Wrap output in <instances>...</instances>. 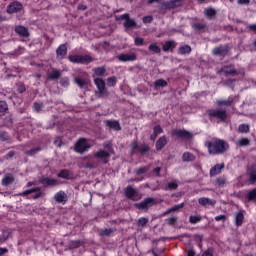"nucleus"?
<instances>
[{"label":"nucleus","mask_w":256,"mask_h":256,"mask_svg":"<svg viewBox=\"0 0 256 256\" xmlns=\"http://www.w3.org/2000/svg\"><path fill=\"white\" fill-rule=\"evenodd\" d=\"M204 146L208 149L209 155H223L229 150V143L220 138H212L206 141Z\"/></svg>","instance_id":"obj_1"},{"label":"nucleus","mask_w":256,"mask_h":256,"mask_svg":"<svg viewBox=\"0 0 256 256\" xmlns=\"http://www.w3.org/2000/svg\"><path fill=\"white\" fill-rule=\"evenodd\" d=\"M71 63H78L81 65H89L93 61V58L89 55H70L68 57Z\"/></svg>","instance_id":"obj_2"},{"label":"nucleus","mask_w":256,"mask_h":256,"mask_svg":"<svg viewBox=\"0 0 256 256\" xmlns=\"http://www.w3.org/2000/svg\"><path fill=\"white\" fill-rule=\"evenodd\" d=\"M207 115L209 119H219L220 121H226L227 119V110H217V109H210L207 111Z\"/></svg>","instance_id":"obj_3"},{"label":"nucleus","mask_w":256,"mask_h":256,"mask_svg":"<svg viewBox=\"0 0 256 256\" xmlns=\"http://www.w3.org/2000/svg\"><path fill=\"white\" fill-rule=\"evenodd\" d=\"M94 85H96L98 91L96 92L97 97H107V87L105 86V80L101 78H94Z\"/></svg>","instance_id":"obj_4"},{"label":"nucleus","mask_w":256,"mask_h":256,"mask_svg":"<svg viewBox=\"0 0 256 256\" xmlns=\"http://www.w3.org/2000/svg\"><path fill=\"white\" fill-rule=\"evenodd\" d=\"M124 194L127 199H131V201H139L141 199V193H139V190L133 188V186L128 185L124 189Z\"/></svg>","instance_id":"obj_5"},{"label":"nucleus","mask_w":256,"mask_h":256,"mask_svg":"<svg viewBox=\"0 0 256 256\" xmlns=\"http://www.w3.org/2000/svg\"><path fill=\"white\" fill-rule=\"evenodd\" d=\"M89 149H91V145H89L87 139L85 138H80L74 146V151L80 154L86 153V151H89Z\"/></svg>","instance_id":"obj_6"},{"label":"nucleus","mask_w":256,"mask_h":256,"mask_svg":"<svg viewBox=\"0 0 256 256\" xmlns=\"http://www.w3.org/2000/svg\"><path fill=\"white\" fill-rule=\"evenodd\" d=\"M116 59H118V61H121V63H129V62L137 61V54L135 52L122 53V54H118L116 56Z\"/></svg>","instance_id":"obj_7"},{"label":"nucleus","mask_w":256,"mask_h":256,"mask_svg":"<svg viewBox=\"0 0 256 256\" xmlns=\"http://www.w3.org/2000/svg\"><path fill=\"white\" fill-rule=\"evenodd\" d=\"M20 195H32V199H41V197L45 196V193L41 192V187H35L23 191Z\"/></svg>","instance_id":"obj_8"},{"label":"nucleus","mask_w":256,"mask_h":256,"mask_svg":"<svg viewBox=\"0 0 256 256\" xmlns=\"http://www.w3.org/2000/svg\"><path fill=\"white\" fill-rule=\"evenodd\" d=\"M153 205H155V199L152 197H148L144 199L142 202L136 203L135 208L140 209L142 211H147V209H149V207H153Z\"/></svg>","instance_id":"obj_9"},{"label":"nucleus","mask_w":256,"mask_h":256,"mask_svg":"<svg viewBox=\"0 0 256 256\" xmlns=\"http://www.w3.org/2000/svg\"><path fill=\"white\" fill-rule=\"evenodd\" d=\"M213 55H216V57H226V55L229 53V46L223 45L215 47L212 50Z\"/></svg>","instance_id":"obj_10"},{"label":"nucleus","mask_w":256,"mask_h":256,"mask_svg":"<svg viewBox=\"0 0 256 256\" xmlns=\"http://www.w3.org/2000/svg\"><path fill=\"white\" fill-rule=\"evenodd\" d=\"M94 157H96V159H101L104 165H107V163H109V157H111V154L103 149H99L94 154Z\"/></svg>","instance_id":"obj_11"},{"label":"nucleus","mask_w":256,"mask_h":256,"mask_svg":"<svg viewBox=\"0 0 256 256\" xmlns=\"http://www.w3.org/2000/svg\"><path fill=\"white\" fill-rule=\"evenodd\" d=\"M120 19L124 21L123 25L126 29L137 27V22L129 17V14H123Z\"/></svg>","instance_id":"obj_12"},{"label":"nucleus","mask_w":256,"mask_h":256,"mask_svg":"<svg viewBox=\"0 0 256 256\" xmlns=\"http://www.w3.org/2000/svg\"><path fill=\"white\" fill-rule=\"evenodd\" d=\"M39 183L44 185V187H56V185H59V182L56 179L49 177L40 178Z\"/></svg>","instance_id":"obj_13"},{"label":"nucleus","mask_w":256,"mask_h":256,"mask_svg":"<svg viewBox=\"0 0 256 256\" xmlns=\"http://www.w3.org/2000/svg\"><path fill=\"white\" fill-rule=\"evenodd\" d=\"M23 9V4L21 2H12L7 7V13L13 14V13H19Z\"/></svg>","instance_id":"obj_14"},{"label":"nucleus","mask_w":256,"mask_h":256,"mask_svg":"<svg viewBox=\"0 0 256 256\" xmlns=\"http://www.w3.org/2000/svg\"><path fill=\"white\" fill-rule=\"evenodd\" d=\"M172 135L178 137V139H191L189 131L183 129L173 130Z\"/></svg>","instance_id":"obj_15"},{"label":"nucleus","mask_w":256,"mask_h":256,"mask_svg":"<svg viewBox=\"0 0 256 256\" xmlns=\"http://www.w3.org/2000/svg\"><path fill=\"white\" fill-rule=\"evenodd\" d=\"M220 73H223L226 77H229V75L235 76L237 75V70H235V67L233 65L223 66L220 70Z\"/></svg>","instance_id":"obj_16"},{"label":"nucleus","mask_w":256,"mask_h":256,"mask_svg":"<svg viewBox=\"0 0 256 256\" xmlns=\"http://www.w3.org/2000/svg\"><path fill=\"white\" fill-rule=\"evenodd\" d=\"M198 203L202 207H207V205H210L211 207H215V205H217V200L210 199L207 197H201L198 199Z\"/></svg>","instance_id":"obj_17"},{"label":"nucleus","mask_w":256,"mask_h":256,"mask_svg":"<svg viewBox=\"0 0 256 256\" xmlns=\"http://www.w3.org/2000/svg\"><path fill=\"white\" fill-rule=\"evenodd\" d=\"M164 9H175V7H179L181 5V0H170L166 2H161Z\"/></svg>","instance_id":"obj_18"},{"label":"nucleus","mask_w":256,"mask_h":256,"mask_svg":"<svg viewBox=\"0 0 256 256\" xmlns=\"http://www.w3.org/2000/svg\"><path fill=\"white\" fill-rule=\"evenodd\" d=\"M107 73V68L105 66L96 67L93 69V75L92 77H96L99 79V77H105Z\"/></svg>","instance_id":"obj_19"},{"label":"nucleus","mask_w":256,"mask_h":256,"mask_svg":"<svg viewBox=\"0 0 256 256\" xmlns=\"http://www.w3.org/2000/svg\"><path fill=\"white\" fill-rule=\"evenodd\" d=\"M54 200L56 203H67V193L65 191H59L54 195Z\"/></svg>","instance_id":"obj_20"},{"label":"nucleus","mask_w":256,"mask_h":256,"mask_svg":"<svg viewBox=\"0 0 256 256\" xmlns=\"http://www.w3.org/2000/svg\"><path fill=\"white\" fill-rule=\"evenodd\" d=\"M105 125L114 131H121V124L117 120H106Z\"/></svg>","instance_id":"obj_21"},{"label":"nucleus","mask_w":256,"mask_h":256,"mask_svg":"<svg viewBox=\"0 0 256 256\" xmlns=\"http://www.w3.org/2000/svg\"><path fill=\"white\" fill-rule=\"evenodd\" d=\"M176 47H177V42L173 40H168L162 46V51H164V53H167V51H173V49H175Z\"/></svg>","instance_id":"obj_22"},{"label":"nucleus","mask_w":256,"mask_h":256,"mask_svg":"<svg viewBox=\"0 0 256 256\" xmlns=\"http://www.w3.org/2000/svg\"><path fill=\"white\" fill-rule=\"evenodd\" d=\"M224 168L225 164H216L214 167L210 169V177H215V175H219V173H221V171H223Z\"/></svg>","instance_id":"obj_23"},{"label":"nucleus","mask_w":256,"mask_h":256,"mask_svg":"<svg viewBox=\"0 0 256 256\" xmlns=\"http://www.w3.org/2000/svg\"><path fill=\"white\" fill-rule=\"evenodd\" d=\"M167 143H169L167 136L160 137L156 142V151H161V149H163Z\"/></svg>","instance_id":"obj_24"},{"label":"nucleus","mask_w":256,"mask_h":256,"mask_svg":"<svg viewBox=\"0 0 256 256\" xmlns=\"http://www.w3.org/2000/svg\"><path fill=\"white\" fill-rule=\"evenodd\" d=\"M56 55L60 59H65V55H67V46L65 44H61L57 49H56Z\"/></svg>","instance_id":"obj_25"},{"label":"nucleus","mask_w":256,"mask_h":256,"mask_svg":"<svg viewBox=\"0 0 256 256\" xmlns=\"http://www.w3.org/2000/svg\"><path fill=\"white\" fill-rule=\"evenodd\" d=\"M15 33H17V35H20V37H29V30H27L25 26H16Z\"/></svg>","instance_id":"obj_26"},{"label":"nucleus","mask_w":256,"mask_h":256,"mask_svg":"<svg viewBox=\"0 0 256 256\" xmlns=\"http://www.w3.org/2000/svg\"><path fill=\"white\" fill-rule=\"evenodd\" d=\"M245 219V216L243 215V212H237L235 213V223L236 227H241L243 225V220Z\"/></svg>","instance_id":"obj_27"},{"label":"nucleus","mask_w":256,"mask_h":256,"mask_svg":"<svg viewBox=\"0 0 256 256\" xmlns=\"http://www.w3.org/2000/svg\"><path fill=\"white\" fill-rule=\"evenodd\" d=\"M246 175L248 177L249 184L250 185L255 184V182H256V172L253 171V170H250L248 168Z\"/></svg>","instance_id":"obj_28"},{"label":"nucleus","mask_w":256,"mask_h":256,"mask_svg":"<svg viewBox=\"0 0 256 256\" xmlns=\"http://www.w3.org/2000/svg\"><path fill=\"white\" fill-rule=\"evenodd\" d=\"M59 77H61V70H57L55 68L52 69V71L48 75V78L52 79L53 81H57V79H59Z\"/></svg>","instance_id":"obj_29"},{"label":"nucleus","mask_w":256,"mask_h":256,"mask_svg":"<svg viewBox=\"0 0 256 256\" xmlns=\"http://www.w3.org/2000/svg\"><path fill=\"white\" fill-rule=\"evenodd\" d=\"M13 181H15V178L13 177V175L8 174L2 179V185H4L5 187H8V185H11Z\"/></svg>","instance_id":"obj_30"},{"label":"nucleus","mask_w":256,"mask_h":256,"mask_svg":"<svg viewBox=\"0 0 256 256\" xmlns=\"http://www.w3.org/2000/svg\"><path fill=\"white\" fill-rule=\"evenodd\" d=\"M251 141L248 138H241L236 141L237 147H249Z\"/></svg>","instance_id":"obj_31"},{"label":"nucleus","mask_w":256,"mask_h":256,"mask_svg":"<svg viewBox=\"0 0 256 256\" xmlns=\"http://www.w3.org/2000/svg\"><path fill=\"white\" fill-rule=\"evenodd\" d=\"M178 53L180 55H189V53H191V46L189 45H182L179 49H178Z\"/></svg>","instance_id":"obj_32"},{"label":"nucleus","mask_w":256,"mask_h":256,"mask_svg":"<svg viewBox=\"0 0 256 256\" xmlns=\"http://www.w3.org/2000/svg\"><path fill=\"white\" fill-rule=\"evenodd\" d=\"M245 198L247 199V201H256V188L249 190L246 193Z\"/></svg>","instance_id":"obj_33"},{"label":"nucleus","mask_w":256,"mask_h":256,"mask_svg":"<svg viewBox=\"0 0 256 256\" xmlns=\"http://www.w3.org/2000/svg\"><path fill=\"white\" fill-rule=\"evenodd\" d=\"M148 50L151 52V53H154V54H159L161 53V47H159L157 45V43H151L149 46H148Z\"/></svg>","instance_id":"obj_34"},{"label":"nucleus","mask_w":256,"mask_h":256,"mask_svg":"<svg viewBox=\"0 0 256 256\" xmlns=\"http://www.w3.org/2000/svg\"><path fill=\"white\" fill-rule=\"evenodd\" d=\"M179 187V184L177 183V180L168 182L167 186L165 187V191H175Z\"/></svg>","instance_id":"obj_35"},{"label":"nucleus","mask_w":256,"mask_h":256,"mask_svg":"<svg viewBox=\"0 0 256 256\" xmlns=\"http://www.w3.org/2000/svg\"><path fill=\"white\" fill-rule=\"evenodd\" d=\"M83 241L81 240H72L69 242L70 249H79V247H82Z\"/></svg>","instance_id":"obj_36"},{"label":"nucleus","mask_w":256,"mask_h":256,"mask_svg":"<svg viewBox=\"0 0 256 256\" xmlns=\"http://www.w3.org/2000/svg\"><path fill=\"white\" fill-rule=\"evenodd\" d=\"M195 159V155H193L190 152H184L182 155V160L186 163H189V161H193Z\"/></svg>","instance_id":"obj_37"},{"label":"nucleus","mask_w":256,"mask_h":256,"mask_svg":"<svg viewBox=\"0 0 256 256\" xmlns=\"http://www.w3.org/2000/svg\"><path fill=\"white\" fill-rule=\"evenodd\" d=\"M216 105H226V107H231V105H233V98L229 97L227 100H217Z\"/></svg>","instance_id":"obj_38"},{"label":"nucleus","mask_w":256,"mask_h":256,"mask_svg":"<svg viewBox=\"0 0 256 256\" xmlns=\"http://www.w3.org/2000/svg\"><path fill=\"white\" fill-rule=\"evenodd\" d=\"M39 151H41V147H36V148H32L31 150H26V151H24V153L28 157H35V155H37V153H39Z\"/></svg>","instance_id":"obj_39"},{"label":"nucleus","mask_w":256,"mask_h":256,"mask_svg":"<svg viewBox=\"0 0 256 256\" xmlns=\"http://www.w3.org/2000/svg\"><path fill=\"white\" fill-rule=\"evenodd\" d=\"M74 83L80 87V89H83L87 85V81L81 77L74 78Z\"/></svg>","instance_id":"obj_40"},{"label":"nucleus","mask_w":256,"mask_h":256,"mask_svg":"<svg viewBox=\"0 0 256 256\" xmlns=\"http://www.w3.org/2000/svg\"><path fill=\"white\" fill-rule=\"evenodd\" d=\"M204 15L211 19V17H215V15H217V12L213 8H207L204 10Z\"/></svg>","instance_id":"obj_41"},{"label":"nucleus","mask_w":256,"mask_h":256,"mask_svg":"<svg viewBox=\"0 0 256 256\" xmlns=\"http://www.w3.org/2000/svg\"><path fill=\"white\" fill-rule=\"evenodd\" d=\"M207 24H203V23H194L192 24V28L194 29V31H203V29H206Z\"/></svg>","instance_id":"obj_42"},{"label":"nucleus","mask_w":256,"mask_h":256,"mask_svg":"<svg viewBox=\"0 0 256 256\" xmlns=\"http://www.w3.org/2000/svg\"><path fill=\"white\" fill-rule=\"evenodd\" d=\"M104 149H106L105 151H107V153H109L110 155H114L115 151L113 150V145H111V142H105L103 144Z\"/></svg>","instance_id":"obj_43"},{"label":"nucleus","mask_w":256,"mask_h":256,"mask_svg":"<svg viewBox=\"0 0 256 256\" xmlns=\"http://www.w3.org/2000/svg\"><path fill=\"white\" fill-rule=\"evenodd\" d=\"M106 81L108 87H115L117 85V77L115 76L107 78Z\"/></svg>","instance_id":"obj_44"},{"label":"nucleus","mask_w":256,"mask_h":256,"mask_svg":"<svg viewBox=\"0 0 256 256\" xmlns=\"http://www.w3.org/2000/svg\"><path fill=\"white\" fill-rule=\"evenodd\" d=\"M201 219L202 218L199 215H192L189 217V223H191V225H195L196 223H199Z\"/></svg>","instance_id":"obj_45"},{"label":"nucleus","mask_w":256,"mask_h":256,"mask_svg":"<svg viewBox=\"0 0 256 256\" xmlns=\"http://www.w3.org/2000/svg\"><path fill=\"white\" fill-rule=\"evenodd\" d=\"M226 182L227 180L225 179V177H219L215 180V185L217 187H225Z\"/></svg>","instance_id":"obj_46"},{"label":"nucleus","mask_w":256,"mask_h":256,"mask_svg":"<svg viewBox=\"0 0 256 256\" xmlns=\"http://www.w3.org/2000/svg\"><path fill=\"white\" fill-rule=\"evenodd\" d=\"M57 177H59L60 179H68V177H69V170H67V169L61 170V171L57 174Z\"/></svg>","instance_id":"obj_47"},{"label":"nucleus","mask_w":256,"mask_h":256,"mask_svg":"<svg viewBox=\"0 0 256 256\" xmlns=\"http://www.w3.org/2000/svg\"><path fill=\"white\" fill-rule=\"evenodd\" d=\"M149 223V218L141 217L137 221L138 227H145Z\"/></svg>","instance_id":"obj_48"},{"label":"nucleus","mask_w":256,"mask_h":256,"mask_svg":"<svg viewBox=\"0 0 256 256\" xmlns=\"http://www.w3.org/2000/svg\"><path fill=\"white\" fill-rule=\"evenodd\" d=\"M239 133H249V125L248 124H240L238 126Z\"/></svg>","instance_id":"obj_49"},{"label":"nucleus","mask_w":256,"mask_h":256,"mask_svg":"<svg viewBox=\"0 0 256 256\" xmlns=\"http://www.w3.org/2000/svg\"><path fill=\"white\" fill-rule=\"evenodd\" d=\"M111 233H113L112 228L100 230L101 237H109L111 235Z\"/></svg>","instance_id":"obj_50"},{"label":"nucleus","mask_w":256,"mask_h":256,"mask_svg":"<svg viewBox=\"0 0 256 256\" xmlns=\"http://www.w3.org/2000/svg\"><path fill=\"white\" fill-rule=\"evenodd\" d=\"M134 45H135L136 47H141V46L145 45V39H143V38H141V37H136V38L134 39Z\"/></svg>","instance_id":"obj_51"},{"label":"nucleus","mask_w":256,"mask_h":256,"mask_svg":"<svg viewBox=\"0 0 256 256\" xmlns=\"http://www.w3.org/2000/svg\"><path fill=\"white\" fill-rule=\"evenodd\" d=\"M154 87H167V81L163 79L156 80L154 82Z\"/></svg>","instance_id":"obj_52"},{"label":"nucleus","mask_w":256,"mask_h":256,"mask_svg":"<svg viewBox=\"0 0 256 256\" xmlns=\"http://www.w3.org/2000/svg\"><path fill=\"white\" fill-rule=\"evenodd\" d=\"M11 137L7 132L0 131V141H9Z\"/></svg>","instance_id":"obj_53"},{"label":"nucleus","mask_w":256,"mask_h":256,"mask_svg":"<svg viewBox=\"0 0 256 256\" xmlns=\"http://www.w3.org/2000/svg\"><path fill=\"white\" fill-rule=\"evenodd\" d=\"M185 207V203L176 204L171 207L172 213L175 211H179L180 209H183Z\"/></svg>","instance_id":"obj_54"},{"label":"nucleus","mask_w":256,"mask_h":256,"mask_svg":"<svg viewBox=\"0 0 256 256\" xmlns=\"http://www.w3.org/2000/svg\"><path fill=\"white\" fill-rule=\"evenodd\" d=\"M138 150L140 151V153L145 155V153L149 151V147L146 144H143L138 147Z\"/></svg>","instance_id":"obj_55"},{"label":"nucleus","mask_w":256,"mask_h":256,"mask_svg":"<svg viewBox=\"0 0 256 256\" xmlns=\"http://www.w3.org/2000/svg\"><path fill=\"white\" fill-rule=\"evenodd\" d=\"M7 109H8L7 102L0 101V113H5Z\"/></svg>","instance_id":"obj_56"},{"label":"nucleus","mask_w":256,"mask_h":256,"mask_svg":"<svg viewBox=\"0 0 256 256\" xmlns=\"http://www.w3.org/2000/svg\"><path fill=\"white\" fill-rule=\"evenodd\" d=\"M61 87H68L69 86V78L64 77L60 80Z\"/></svg>","instance_id":"obj_57"},{"label":"nucleus","mask_w":256,"mask_h":256,"mask_svg":"<svg viewBox=\"0 0 256 256\" xmlns=\"http://www.w3.org/2000/svg\"><path fill=\"white\" fill-rule=\"evenodd\" d=\"M148 171H149V168L141 167L138 170H136V175H143V173H147Z\"/></svg>","instance_id":"obj_58"},{"label":"nucleus","mask_w":256,"mask_h":256,"mask_svg":"<svg viewBox=\"0 0 256 256\" xmlns=\"http://www.w3.org/2000/svg\"><path fill=\"white\" fill-rule=\"evenodd\" d=\"M153 131L156 135H161V133H163V128H161L160 125H157L153 128Z\"/></svg>","instance_id":"obj_59"},{"label":"nucleus","mask_w":256,"mask_h":256,"mask_svg":"<svg viewBox=\"0 0 256 256\" xmlns=\"http://www.w3.org/2000/svg\"><path fill=\"white\" fill-rule=\"evenodd\" d=\"M166 223L168 225H175V223H177V218L172 216L166 220Z\"/></svg>","instance_id":"obj_60"},{"label":"nucleus","mask_w":256,"mask_h":256,"mask_svg":"<svg viewBox=\"0 0 256 256\" xmlns=\"http://www.w3.org/2000/svg\"><path fill=\"white\" fill-rule=\"evenodd\" d=\"M35 111L39 112L41 109H43V103L35 102L33 105Z\"/></svg>","instance_id":"obj_61"},{"label":"nucleus","mask_w":256,"mask_h":256,"mask_svg":"<svg viewBox=\"0 0 256 256\" xmlns=\"http://www.w3.org/2000/svg\"><path fill=\"white\" fill-rule=\"evenodd\" d=\"M18 93H25L27 91V88L25 87V84H19L17 88Z\"/></svg>","instance_id":"obj_62"},{"label":"nucleus","mask_w":256,"mask_h":256,"mask_svg":"<svg viewBox=\"0 0 256 256\" xmlns=\"http://www.w3.org/2000/svg\"><path fill=\"white\" fill-rule=\"evenodd\" d=\"M201 256H213V248H208Z\"/></svg>","instance_id":"obj_63"},{"label":"nucleus","mask_w":256,"mask_h":256,"mask_svg":"<svg viewBox=\"0 0 256 256\" xmlns=\"http://www.w3.org/2000/svg\"><path fill=\"white\" fill-rule=\"evenodd\" d=\"M215 221H227L226 215H218L215 217Z\"/></svg>","instance_id":"obj_64"}]
</instances>
